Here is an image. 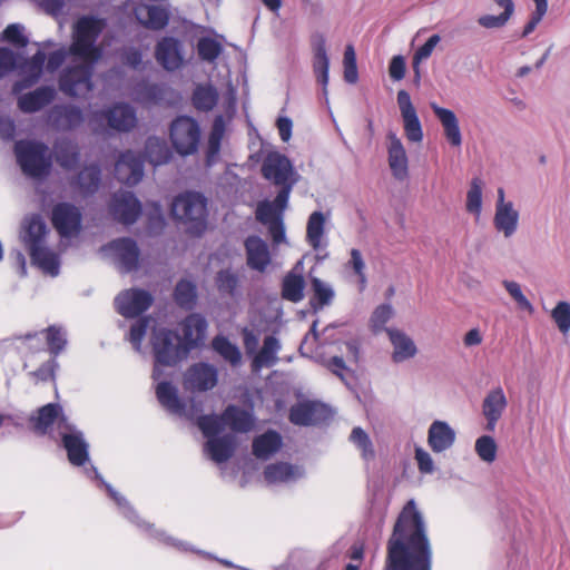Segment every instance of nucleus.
Instances as JSON below:
<instances>
[{"mask_svg":"<svg viewBox=\"0 0 570 570\" xmlns=\"http://www.w3.org/2000/svg\"><path fill=\"white\" fill-rule=\"evenodd\" d=\"M433 549L413 499L397 514L386 540L383 570H432Z\"/></svg>","mask_w":570,"mask_h":570,"instance_id":"1","label":"nucleus"},{"mask_svg":"<svg viewBox=\"0 0 570 570\" xmlns=\"http://www.w3.org/2000/svg\"><path fill=\"white\" fill-rule=\"evenodd\" d=\"M47 226L39 215H31L23 219L20 239L28 250L33 265L56 276L59 272L57 255L46 246Z\"/></svg>","mask_w":570,"mask_h":570,"instance_id":"2","label":"nucleus"},{"mask_svg":"<svg viewBox=\"0 0 570 570\" xmlns=\"http://www.w3.org/2000/svg\"><path fill=\"white\" fill-rule=\"evenodd\" d=\"M171 216L186 225L187 230L199 236L207 227V199L199 193L186 191L171 203Z\"/></svg>","mask_w":570,"mask_h":570,"instance_id":"3","label":"nucleus"},{"mask_svg":"<svg viewBox=\"0 0 570 570\" xmlns=\"http://www.w3.org/2000/svg\"><path fill=\"white\" fill-rule=\"evenodd\" d=\"M105 22L94 17H82L75 26L73 41L70 52L86 61L94 62L100 58L101 51L95 46Z\"/></svg>","mask_w":570,"mask_h":570,"instance_id":"4","label":"nucleus"},{"mask_svg":"<svg viewBox=\"0 0 570 570\" xmlns=\"http://www.w3.org/2000/svg\"><path fill=\"white\" fill-rule=\"evenodd\" d=\"M14 153L21 170L32 178H41L49 174L51 156L47 145L40 141L21 140L16 142Z\"/></svg>","mask_w":570,"mask_h":570,"instance_id":"5","label":"nucleus"},{"mask_svg":"<svg viewBox=\"0 0 570 570\" xmlns=\"http://www.w3.org/2000/svg\"><path fill=\"white\" fill-rule=\"evenodd\" d=\"M150 343L155 363L163 366L177 365L190 351L177 332L165 327L153 332Z\"/></svg>","mask_w":570,"mask_h":570,"instance_id":"6","label":"nucleus"},{"mask_svg":"<svg viewBox=\"0 0 570 570\" xmlns=\"http://www.w3.org/2000/svg\"><path fill=\"white\" fill-rule=\"evenodd\" d=\"M199 139V126L191 117L180 116L171 122L170 140L178 154H194L197 150Z\"/></svg>","mask_w":570,"mask_h":570,"instance_id":"7","label":"nucleus"},{"mask_svg":"<svg viewBox=\"0 0 570 570\" xmlns=\"http://www.w3.org/2000/svg\"><path fill=\"white\" fill-rule=\"evenodd\" d=\"M92 70L91 63L67 68L59 77V89L69 97H85L94 87Z\"/></svg>","mask_w":570,"mask_h":570,"instance_id":"8","label":"nucleus"},{"mask_svg":"<svg viewBox=\"0 0 570 570\" xmlns=\"http://www.w3.org/2000/svg\"><path fill=\"white\" fill-rule=\"evenodd\" d=\"M53 424H57L60 430H65L66 424H69L62 406L58 403L42 405L29 417V426L38 436L48 434L51 439L56 440L51 433Z\"/></svg>","mask_w":570,"mask_h":570,"instance_id":"9","label":"nucleus"},{"mask_svg":"<svg viewBox=\"0 0 570 570\" xmlns=\"http://www.w3.org/2000/svg\"><path fill=\"white\" fill-rule=\"evenodd\" d=\"M154 303L153 295L137 287L121 291L115 298V307L118 314L125 318H135L149 309Z\"/></svg>","mask_w":570,"mask_h":570,"instance_id":"10","label":"nucleus"},{"mask_svg":"<svg viewBox=\"0 0 570 570\" xmlns=\"http://www.w3.org/2000/svg\"><path fill=\"white\" fill-rule=\"evenodd\" d=\"M80 209L66 202L56 204L51 210V223L61 237L77 236L81 230Z\"/></svg>","mask_w":570,"mask_h":570,"instance_id":"11","label":"nucleus"},{"mask_svg":"<svg viewBox=\"0 0 570 570\" xmlns=\"http://www.w3.org/2000/svg\"><path fill=\"white\" fill-rule=\"evenodd\" d=\"M218 383L217 368L208 363L198 362L190 365L183 377V385L186 391L207 392Z\"/></svg>","mask_w":570,"mask_h":570,"instance_id":"12","label":"nucleus"},{"mask_svg":"<svg viewBox=\"0 0 570 570\" xmlns=\"http://www.w3.org/2000/svg\"><path fill=\"white\" fill-rule=\"evenodd\" d=\"M144 163L142 154H136L131 150L121 153L115 164L116 178L127 186L137 185L144 176Z\"/></svg>","mask_w":570,"mask_h":570,"instance_id":"13","label":"nucleus"},{"mask_svg":"<svg viewBox=\"0 0 570 570\" xmlns=\"http://www.w3.org/2000/svg\"><path fill=\"white\" fill-rule=\"evenodd\" d=\"M60 438L69 462L75 466L85 465L89 460V445L82 432L71 424H66L65 432H60Z\"/></svg>","mask_w":570,"mask_h":570,"instance_id":"14","label":"nucleus"},{"mask_svg":"<svg viewBox=\"0 0 570 570\" xmlns=\"http://www.w3.org/2000/svg\"><path fill=\"white\" fill-rule=\"evenodd\" d=\"M110 213L117 222L131 225L141 214V204L131 191H118L111 198Z\"/></svg>","mask_w":570,"mask_h":570,"instance_id":"15","label":"nucleus"},{"mask_svg":"<svg viewBox=\"0 0 570 570\" xmlns=\"http://www.w3.org/2000/svg\"><path fill=\"white\" fill-rule=\"evenodd\" d=\"M132 12L139 24L154 31L164 30L170 20V11L163 4L140 2L134 7Z\"/></svg>","mask_w":570,"mask_h":570,"instance_id":"16","label":"nucleus"},{"mask_svg":"<svg viewBox=\"0 0 570 570\" xmlns=\"http://www.w3.org/2000/svg\"><path fill=\"white\" fill-rule=\"evenodd\" d=\"M156 61L166 70L175 71L184 65L183 45L174 37H163L155 47Z\"/></svg>","mask_w":570,"mask_h":570,"instance_id":"17","label":"nucleus"},{"mask_svg":"<svg viewBox=\"0 0 570 570\" xmlns=\"http://www.w3.org/2000/svg\"><path fill=\"white\" fill-rule=\"evenodd\" d=\"M397 105L403 118L405 137L409 141L421 142L423 139L422 126L407 91L400 90L397 92Z\"/></svg>","mask_w":570,"mask_h":570,"instance_id":"18","label":"nucleus"},{"mask_svg":"<svg viewBox=\"0 0 570 570\" xmlns=\"http://www.w3.org/2000/svg\"><path fill=\"white\" fill-rule=\"evenodd\" d=\"M117 263L122 273H130L138 268L140 250L137 243L128 237L118 238L110 243Z\"/></svg>","mask_w":570,"mask_h":570,"instance_id":"19","label":"nucleus"},{"mask_svg":"<svg viewBox=\"0 0 570 570\" xmlns=\"http://www.w3.org/2000/svg\"><path fill=\"white\" fill-rule=\"evenodd\" d=\"M247 266L257 272H265L272 262L268 245L259 236H248L244 242Z\"/></svg>","mask_w":570,"mask_h":570,"instance_id":"20","label":"nucleus"},{"mask_svg":"<svg viewBox=\"0 0 570 570\" xmlns=\"http://www.w3.org/2000/svg\"><path fill=\"white\" fill-rule=\"evenodd\" d=\"M291 173L292 164L284 155L272 153L263 161L262 175L275 185H287Z\"/></svg>","mask_w":570,"mask_h":570,"instance_id":"21","label":"nucleus"},{"mask_svg":"<svg viewBox=\"0 0 570 570\" xmlns=\"http://www.w3.org/2000/svg\"><path fill=\"white\" fill-rule=\"evenodd\" d=\"M508 401L501 386L492 389L484 397L482 403V413L487 420L485 429L494 431L498 421L507 409Z\"/></svg>","mask_w":570,"mask_h":570,"instance_id":"22","label":"nucleus"},{"mask_svg":"<svg viewBox=\"0 0 570 570\" xmlns=\"http://www.w3.org/2000/svg\"><path fill=\"white\" fill-rule=\"evenodd\" d=\"M222 422L235 433H248L255 428V416L252 411L229 404L220 414Z\"/></svg>","mask_w":570,"mask_h":570,"instance_id":"23","label":"nucleus"},{"mask_svg":"<svg viewBox=\"0 0 570 570\" xmlns=\"http://www.w3.org/2000/svg\"><path fill=\"white\" fill-rule=\"evenodd\" d=\"M387 139L390 141L387 147L390 169L396 179L403 180L409 174V161L405 148L401 139L394 132L390 131Z\"/></svg>","mask_w":570,"mask_h":570,"instance_id":"24","label":"nucleus"},{"mask_svg":"<svg viewBox=\"0 0 570 570\" xmlns=\"http://www.w3.org/2000/svg\"><path fill=\"white\" fill-rule=\"evenodd\" d=\"M56 98V90L51 86H41L33 91L21 95L18 98V108L26 114L41 110Z\"/></svg>","mask_w":570,"mask_h":570,"instance_id":"25","label":"nucleus"},{"mask_svg":"<svg viewBox=\"0 0 570 570\" xmlns=\"http://www.w3.org/2000/svg\"><path fill=\"white\" fill-rule=\"evenodd\" d=\"M108 126L118 131H129L137 124L135 109L128 104H116L105 112Z\"/></svg>","mask_w":570,"mask_h":570,"instance_id":"26","label":"nucleus"},{"mask_svg":"<svg viewBox=\"0 0 570 570\" xmlns=\"http://www.w3.org/2000/svg\"><path fill=\"white\" fill-rule=\"evenodd\" d=\"M455 442L454 430L444 421H434L428 432V444L435 453L450 449Z\"/></svg>","mask_w":570,"mask_h":570,"instance_id":"27","label":"nucleus"},{"mask_svg":"<svg viewBox=\"0 0 570 570\" xmlns=\"http://www.w3.org/2000/svg\"><path fill=\"white\" fill-rule=\"evenodd\" d=\"M183 342L189 350L197 347L205 338L207 322L200 314L194 313L185 317L181 323Z\"/></svg>","mask_w":570,"mask_h":570,"instance_id":"28","label":"nucleus"},{"mask_svg":"<svg viewBox=\"0 0 570 570\" xmlns=\"http://www.w3.org/2000/svg\"><path fill=\"white\" fill-rule=\"evenodd\" d=\"M431 109L441 122L444 136L450 145L453 147H460L462 144V136L455 114L451 109L440 107L435 102L431 104Z\"/></svg>","mask_w":570,"mask_h":570,"instance_id":"29","label":"nucleus"},{"mask_svg":"<svg viewBox=\"0 0 570 570\" xmlns=\"http://www.w3.org/2000/svg\"><path fill=\"white\" fill-rule=\"evenodd\" d=\"M236 442L232 434L215 436L205 443V452L216 463L228 461L235 453Z\"/></svg>","mask_w":570,"mask_h":570,"instance_id":"30","label":"nucleus"},{"mask_svg":"<svg viewBox=\"0 0 570 570\" xmlns=\"http://www.w3.org/2000/svg\"><path fill=\"white\" fill-rule=\"evenodd\" d=\"M312 46L314 51L313 71L317 81L325 88L328 83L330 61L324 36L315 35L312 39Z\"/></svg>","mask_w":570,"mask_h":570,"instance_id":"31","label":"nucleus"},{"mask_svg":"<svg viewBox=\"0 0 570 570\" xmlns=\"http://www.w3.org/2000/svg\"><path fill=\"white\" fill-rule=\"evenodd\" d=\"M53 154L57 164L66 170L76 168L80 161L79 146L71 139L57 140L53 145Z\"/></svg>","mask_w":570,"mask_h":570,"instance_id":"32","label":"nucleus"},{"mask_svg":"<svg viewBox=\"0 0 570 570\" xmlns=\"http://www.w3.org/2000/svg\"><path fill=\"white\" fill-rule=\"evenodd\" d=\"M386 332L393 345V362L401 363L415 356L417 348L410 336L394 328H389Z\"/></svg>","mask_w":570,"mask_h":570,"instance_id":"33","label":"nucleus"},{"mask_svg":"<svg viewBox=\"0 0 570 570\" xmlns=\"http://www.w3.org/2000/svg\"><path fill=\"white\" fill-rule=\"evenodd\" d=\"M279 348V342L275 336H266L262 348L255 354L252 361V371L258 372L263 367L274 366L278 361L277 353Z\"/></svg>","mask_w":570,"mask_h":570,"instance_id":"34","label":"nucleus"},{"mask_svg":"<svg viewBox=\"0 0 570 570\" xmlns=\"http://www.w3.org/2000/svg\"><path fill=\"white\" fill-rule=\"evenodd\" d=\"M322 410L317 403L301 402L291 407L288 419L295 425L308 426L318 422Z\"/></svg>","mask_w":570,"mask_h":570,"instance_id":"35","label":"nucleus"},{"mask_svg":"<svg viewBox=\"0 0 570 570\" xmlns=\"http://www.w3.org/2000/svg\"><path fill=\"white\" fill-rule=\"evenodd\" d=\"M282 446V438L278 432L268 430L265 433L254 438L252 443L253 454L257 459H268Z\"/></svg>","mask_w":570,"mask_h":570,"instance_id":"36","label":"nucleus"},{"mask_svg":"<svg viewBox=\"0 0 570 570\" xmlns=\"http://www.w3.org/2000/svg\"><path fill=\"white\" fill-rule=\"evenodd\" d=\"M101 170L98 165L91 164L85 166L77 175L72 185L79 189L82 195L95 194L100 186Z\"/></svg>","mask_w":570,"mask_h":570,"instance_id":"37","label":"nucleus"},{"mask_svg":"<svg viewBox=\"0 0 570 570\" xmlns=\"http://www.w3.org/2000/svg\"><path fill=\"white\" fill-rule=\"evenodd\" d=\"M156 396L160 405L170 413L181 414L185 404L178 396L177 389L167 381H163L156 386Z\"/></svg>","mask_w":570,"mask_h":570,"instance_id":"38","label":"nucleus"},{"mask_svg":"<svg viewBox=\"0 0 570 570\" xmlns=\"http://www.w3.org/2000/svg\"><path fill=\"white\" fill-rule=\"evenodd\" d=\"M519 213L513 208L511 202L507 205H497L494 215V226L502 232L505 237L514 234L518 227Z\"/></svg>","mask_w":570,"mask_h":570,"instance_id":"39","label":"nucleus"},{"mask_svg":"<svg viewBox=\"0 0 570 570\" xmlns=\"http://www.w3.org/2000/svg\"><path fill=\"white\" fill-rule=\"evenodd\" d=\"M219 95L217 89L210 83H199L195 87L191 95V104L198 111H210L217 105Z\"/></svg>","mask_w":570,"mask_h":570,"instance_id":"40","label":"nucleus"},{"mask_svg":"<svg viewBox=\"0 0 570 570\" xmlns=\"http://www.w3.org/2000/svg\"><path fill=\"white\" fill-rule=\"evenodd\" d=\"M215 286L219 294L235 297L240 286V276L230 267L219 269L215 275Z\"/></svg>","mask_w":570,"mask_h":570,"instance_id":"41","label":"nucleus"},{"mask_svg":"<svg viewBox=\"0 0 570 570\" xmlns=\"http://www.w3.org/2000/svg\"><path fill=\"white\" fill-rule=\"evenodd\" d=\"M305 279L303 275L288 272L282 282V297L292 303L304 298Z\"/></svg>","mask_w":570,"mask_h":570,"instance_id":"42","label":"nucleus"},{"mask_svg":"<svg viewBox=\"0 0 570 570\" xmlns=\"http://www.w3.org/2000/svg\"><path fill=\"white\" fill-rule=\"evenodd\" d=\"M145 157L150 164L158 166L169 161L171 151L164 139L149 137L145 142Z\"/></svg>","mask_w":570,"mask_h":570,"instance_id":"43","label":"nucleus"},{"mask_svg":"<svg viewBox=\"0 0 570 570\" xmlns=\"http://www.w3.org/2000/svg\"><path fill=\"white\" fill-rule=\"evenodd\" d=\"M174 301L183 309L190 311L197 301V286L189 279H180L174 289Z\"/></svg>","mask_w":570,"mask_h":570,"instance_id":"44","label":"nucleus"},{"mask_svg":"<svg viewBox=\"0 0 570 570\" xmlns=\"http://www.w3.org/2000/svg\"><path fill=\"white\" fill-rule=\"evenodd\" d=\"M499 7L503 8V12L499 16L484 14L478 19V23L487 29L503 27L514 11V3L512 0H493Z\"/></svg>","mask_w":570,"mask_h":570,"instance_id":"45","label":"nucleus"},{"mask_svg":"<svg viewBox=\"0 0 570 570\" xmlns=\"http://www.w3.org/2000/svg\"><path fill=\"white\" fill-rule=\"evenodd\" d=\"M212 346L230 365L237 366L242 362L239 348L233 344L226 336L217 335L212 342Z\"/></svg>","mask_w":570,"mask_h":570,"instance_id":"46","label":"nucleus"},{"mask_svg":"<svg viewBox=\"0 0 570 570\" xmlns=\"http://www.w3.org/2000/svg\"><path fill=\"white\" fill-rule=\"evenodd\" d=\"M325 232V217L322 212L311 214L306 226V239L313 249H318Z\"/></svg>","mask_w":570,"mask_h":570,"instance_id":"47","label":"nucleus"},{"mask_svg":"<svg viewBox=\"0 0 570 570\" xmlns=\"http://www.w3.org/2000/svg\"><path fill=\"white\" fill-rule=\"evenodd\" d=\"M45 62L46 53L42 51H37L28 61V66L31 70V73L21 81H18L13 87V91L18 92L24 88L33 86L39 80L42 73Z\"/></svg>","mask_w":570,"mask_h":570,"instance_id":"48","label":"nucleus"},{"mask_svg":"<svg viewBox=\"0 0 570 570\" xmlns=\"http://www.w3.org/2000/svg\"><path fill=\"white\" fill-rule=\"evenodd\" d=\"M311 286L313 291V296L311 298V305L314 309L323 308L324 306L331 304L333 301L335 293L333 288L324 283L318 277L311 278Z\"/></svg>","mask_w":570,"mask_h":570,"instance_id":"49","label":"nucleus"},{"mask_svg":"<svg viewBox=\"0 0 570 570\" xmlns=\"http://www.w3.org/2000/svg\"><path fill=\"white\" fill-rule=\"evenodd\" d=\"M293 476V466L285 462L268 464L264 470V478L268 483L286 482Z\"/></svg>","mask_w":570,"mask_h":570,"instance_id":"50","label":"nucleus"},{"mask_svg":"<svg viewBox=\"0 0 570 570\" xmlns=\"http://www.w3.org/2000/svg\"><path fill=\"white\" fill-rule=\"evenodd\" d=\"M220 42L210 37H203L197 42V53L199 58L207 62H214L222 53Z\"/></svg>","mask_w":570,"mask_h":570,"instance_id":"51","label":"nucleus"},{"mask_svg":"<svg viewBox=\"0 0 570 570\" xmlns=\"http://www.w3.org/2000/svg\"><path fill=\"white\" fill-rule=\"evenodd\" d=\"M482 187L483 181L479 177H475L471 180L466 194V210L475 216H480L482 208Z\"/></svg>","mask_w":570,"mask_h":570,"instance_id":"52","label":"nucleus"},{"mask_svg":"<svg viewBox=\"0 0 570 570\" xmlns=\"http://www.w3.org/2000/svg\"><path fill=\"white\" fill-rule=\"evenodd\" d=\"M59 119L65 129H75L83 122V114L80 108L71 105L59 107Z\"/></svg>","mask_w":570,"mask_h":570,"instance_id":"53","label":"nucleus"},{"mask_svg":"<svg viewBox=\"0 0 570 570\" xmlns=\"http://www.w3.org/2000/svg\"><path fill=\"white\" fill-rule=\"evenodd\" d=\"M46 342L50 354L57 356L65 348L67 340L61 328L56 325H50L43 331Z\"/></svg>","mask_w":570,"mask_h":570,"instance_id":"54","label":"nucleus"},{"mask_svg":"<svg viewBox=\"0 0 570 570\" xmlns=\"http://www.w3.org/2000/svg\"><path fill=\"white\" fill-rule=\"evenodd\" d=\"M497 451V443L490 435H482L475 441V452L487 463H492L495 460Z\"/></svg>","mask_w":570,"mask_h":570,"instance_id":"55","label":"nucleus"},{"mask_svg":"<svg viewBox=\"0 0 570 570\" xmlns=\"http://www.w3.org/2000/svg\"><path fill=\"white\" fill-rule=\"evenodd\" d=\"M551 317L562 334H567L570 330V303L566 301L559 302L551 312Z\"/></svg>","mask_w":570,"mask_h":570,"instance_id":"56","label":"nucleus"},{"mask_svg":"<svg viewBox=\"0 0 570 570\" xmlns=\"http://www.w3.org/2000/svg\"><path fill=\"white\" fill-rule=\"evenodd\" d=\"M222 423L220 415L205 414L197 419V426L208 440L222 431Z\"/></svg>","mask_w":570,"mask_h":570,"instance_id":"57","label":"nucleus"},{"mask_svg":"<svg viewBox=\"0 0 570 570\" xmlns=\"http://www.w3.org/2000/svg\"><path fill=\"white\" fill-rule=\"evenodd\" d=\"M150 317L142 316L139 317L131 326L129 331V342L132 344L134 348L139 352L141 347V343L144 337L146 336L147 330L149 327Z\"/></svg>","mask_w":570,"mask_h":570,"instance_id":"58","label":"nucleus"},{"mask_svg":"<svg viewBox=\"0 0 570 570\" xmlns=\"http://www.w3.org/2000/svg\"><path fill=\"white\" fill-rule=\"evenodd\" d=\"M344 79L348 83H355L358 79L356 55L352 45H347L343 58Z\"/></svg>","mask_w":570,"mask_h":570,"instance_id":"59","label":"nucleus"},{"mask_svg":"<svg viewBox=\"0 0 570 570\" xmlns=\"http://www.w3.org/2000/svg\"><path fill=\"white\" fill-rule=\"evenodd\" d=\"M255 215L256 219L263 225H268L276 218H283L279 210H277V208H275V206L268 200H262L257 204Z\"/></svg>","mask_w":570,"mask_h":570,"instance_id":"60","label":"nucleus"},{"mask_svg":"<svg viewBox=\"0 0 570 570\" xmlns=\"http://www.w3.org/2000/svg\"><path fill=\"white\" fill-rule=\"evenodd\" d=\"M441 38L439 35H432L414 53L413 57V68L419 76V65L422 60L428 59L435 46L440 42Z\"/></svg>","mask_w":570,"mask_h":570,"instance_id":"61","label":"nucleus"},{"mask_svg":"<svg viewBox=\"0 0 570 570\" xmlns=\"http://www.w3.org/2000/svg\"><path fill=\"white\" fill-rule=\"evenodd\" d=\"M3 40L17 48H24L28 45V38L23 35V27L18 23H11L3 30Z\"/></svg>","mask_w":570,"mask_h":570,"instance_id":"62","label":"nucleus"},{"mask_svg":"<svg viewBox=\"0 0 570 570\" xmlns=\"http://www.w3.org/2000/svg\"><path fill=\"white\" fill-rule=\"evenodd\" d=\"M351 258L348 265L352 267L354 274L358 277L360 289L363 291L366 286L365 264L362 257V253L356 249H351Z\"/></svg>","mask_w":570,"mask_h":570,"instance_id":"63","label":"nucleus"},{"mask_svg":"<svg viewBox=\"0 0 570 570\" xmlns=\"http://www.w3.org/2000/svg\"><path fill=\"white\" fill-rule=\"evenodd\" d=\"M503 286L510 296L517 302L520 308L528 312L533 311V306L530 301L523 295L520 285L513 281H504Z\"/></svg>","mask_w":570,"mask_h":570,"instance_id":"64","label":"nucleus"}]
</instances>
